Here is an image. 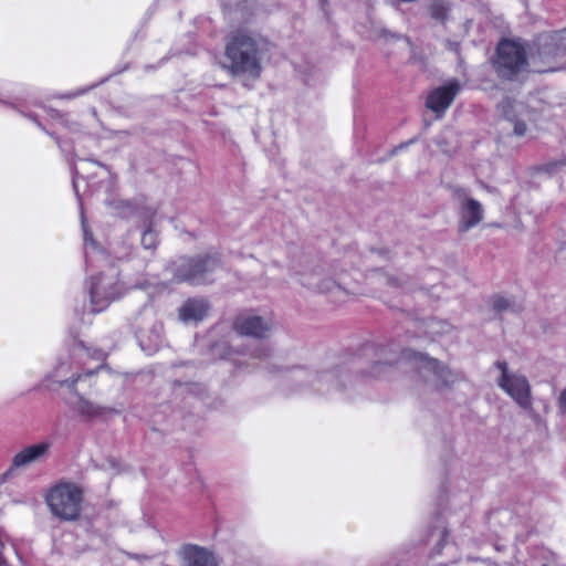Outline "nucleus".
Instances as JSON below:
<instances>
[{"instance_id":"nucleus-1","label":"nucleus","mask_w":566,"mask_h":566,"mask_svg":"<svg viewBox=\"0 0 566 566\" xmlns=\"http://www.w3.org/2000/svg\"><path fill=\"white\" fill-rule=\"evenodd\" d=\"M379 355L385 356L387 353H394L395 357L386 360H377L373 366L374 371L371 375L377 376L380 374L379 367L381 365H392L399 361L411 363L418 369L420 376L426 382H432L437 389L449 387L455 381L462 379V374L452 371L442 366L437 359L430 358L422 353H417L412 349H401L399 353L392 350L390 346L379 347Z\"/></svg>"},{"instance_id":"nucleus-2","label":"nucleus","mask_w":566,"mask_h":566,"mask_svg":"<svg viewBox=\"0 0 566 566\" xmlns=\"http://www.w3.org/2000/svg\"><path fill=\"white\" fill-rule=\"evenodd\" d=\"M350 376L340 368L333 369H310L304 367L287 368L283 373V381L293 386L291 392L312 391L321 396H329L334 392H340L345 387V381Z\"/></svg>"},{"instance_id":"nucleus-3","label":"nucleus","mask_w":566,"mask_h":566,"mask_svg":"<svg viewBox=\"0 0 566 566\" xmlns=\"http://www.w3.org/2000/svg\"><path fill=\"white\" fill-rule=\"evenodd\" d=\"M263 42L250 34L239 32L227 43L226 55L233 74L256 78L261 74Z\"/></svg>"},{"instance_id":"nucleus-4","label":"nucleus","mask_w":566,"mask_h":566,"mask_svg":"<svg viewBox=\"0 0 566 566\" xmlns=\"http://www.w3.org/2000/svg\"><path fill=\"white\" fill-rule=\"evenodd\" d=\"M45 500L55 517L62 521H75L80 517L83 492L76 484L60 482L50 489Z\"/></svg>"},{"instance_id":"nucleus-5","label":"nucleus","mask_w":566,"mask_h":566,"mask_svg":"<svg viewBox=\"0 0 566 566\" xmlns=\"http://www.w3.org/2000/svg\"><path fill=\"white\" fill-rule=\"evenodd\" d=\"M129 289L120 282L115 270L101 273L98 276H92L88 286L92 312H103L112 302L123 297Z\"/></svg>"},{"instance_id":"nucleus-6","label":"nucleus","mask_w":566,"mask_h":566,"mask_svg":"<svg viewBox=\"0 0 566 566\" xmlns=\"http://www.w3.org/2000/svg\"><path fill=\"white\" fill-rule=\"evenodd\" d=\"M526 66V52L521 44L512 40H503L499 43L494 69L500 77L513 80Z\"/></svg>"},{"instance_id":"nucleus-7","label":"nucleus","mask_w":566,"mask_h":566,"mask_svg":"<svg viewBox=\"0 0 566 566\" xmlns=\"http://www.w3.org/2000/svg\"><path fill=\"white\" fill-rule=\"evenodd\" d=\"M219 266L220 260L217 254L182 260L175 271V280L193 285L205 284L211 281V274Z\"/></svg>"},{"instance_id":"nucleus-8","label":"nucleus","mask_w":566,"mask_h":566,"mask_svg":"<svg viewBox=\"0 0 566 566\" xmlns=\"http://www.w3.org/2000/svg\"><path fill=\"white\" fill-rule=\"evenodd\" d=\"M495 367L501 370V377L497 380L499 387L520 407L528 409L531 407V387L526 377L510 373L505 360H497Z\"/></svg>"},{"instance_id":"nucleus-9","label":"nucleus","mask_w":566,"mask_h":566,"mask_svg":"<svg viewBox=\"0 0 566 566\" xmlns=\"http://www.w3.org/2000/svg\"><path fill=\"white\" fill-rule=\"evenodd\" d=\"M497 109L502 117L512 126L513 135L524 137L528 132V126L534 122V112L523 102L505 97Z\"/></svg>"},{"instance_id":"nucleus-10","label":"nucleus","mask_w":566,"mask_h":566,"mask_svg":"<svg viewBox=\"0 0 566 566\" xmlns=\"http://www.w3.org/2000/svg\"><path fill=\"white\" fill-rule=\"evenodd\" d=\"M453 197L459 206V231L467 232L476 227L484 218L482 205L473 199L465 188L453 189Z\"/></svg>"},{"instance_id":"nucleus-11","label":"nucleus","mask_w":566,"mask_h":566,"mask_svg":"<svg viewBox=\"0 0 566 566\" xmlns=\"http://www.w3.org/2000/svg\"><path fill=\"white\" fill-rule=\"evenodd\" d=\"M52 443L50 441H41L22 448L12 457L10 467L2 475L3 480H9L19 471L27 470L31 465L44 461L49 455Z\"/></svg>"},{"instance_id":"nucleus-12","label":"nucleus","mask_w":566,"mask_h":566,"mask_svg":"<svg viewBox=\"0 0 566 566\" xmlns=\"http://www.w3.org/2000/svg\"><path fill=\"white\" fill-rule=\"evenodd\" d=\"M77 180H78V172L75 171L72 178L73 189L75 192V196L77 197L80 201V208H81V223H82V230H83V237H84V256H85V263L86 266H95V264H107L109 263V255L106 253V251L98 247L97 242L93 239L92 233L88 231L83 207L81 203V198L77 189Z\"/></svg>"},{"instance_id":"nucleus-13","label":"nucleus","mask_w":566,"mask_h":566,"mask_svg":"<svg viewBox=\"0 0 566 566\" xmlns=\"http://www.w3.org/2000/svg\"><path fill=\"white\" fill-rule=\"evenodd\" d=\"M272 327L271 319L251 313L239 314L233 322V328L239 335L258 339L268 337Z\"/></svg>"},{"instance_id":"nucleus-14","label":"nucleus","mask_w":566,"mask_h":566,"mask_svg":"<svg viewBox=\"0 0 566 566\" xmlns=\"http://www.w3.org/2000/svg\"><path fill=\"white\" fill-rule=\"evenodd\" d=\"M538 57L549 62L566 54V29L541 34L536 40Z\"/></svg>"},{"instance_id":"nucleus-15","label":"nucleus","mask_w":566,"mask_h":566,"mask_svg":"<svg viewBox=\"0 0 566 566\" xmlns=\"http://www.w3.org/2000/svg\"><path fill=\"white\" fill-rule=\"evenodd\" d=\"M460 87L461 85L457 80L449 81L447 84L437 87L428 95L426 106L438 116H441L460 92Z\"/></svg>"},{"instance_id":"nucleus-16","label":"nucleus","mask_w":566,"mask_h":566,"mask_svg":"<svg viewBox=\"0 0 566 566\" xmlns=\"http://www.w3.org/2000/svg\"><path fill=\"white\" fill-rule=\"evenodd\" d=\"M180 557L181 566H219L212 552L195 544L184 545Z\"/></svg>"},{"instance_id":"nucleus-17","label":"nucleus","mask_w":566,"mask_h":566,"mask_svg":"<svg viewBox=\"0 0 566 566\" xmlns=\"http://www.w3.org/2000/svg\"><path fill=\"white\" fill-rule=\"evenodd\" d=\"M553 553L545 547L534 546L527 549V556L516 548L514 566H554Z\"/></svg>"},{"instance_id":"nucleus-18","label":"nucleus","mask_w":566,"mask_h":566,"mask_svg":"<svg viewBox=\"0 0 566 566\" xmlns=\"http://www.w3.org/2000/svg\"><path fill=\"white\" fill-rule=\"evenodd\" d=\"M71 405L73 410L86 420L104 418L117 412L114 408L95 405L82 396H77L76 401Z\"/></svg>"},{"instance_id":"nucleus-19","label":"nucleus","mask_w":566,"mask_h":566,"mask_svg":"<svg viewBox=\"0 0 566 566\" xmlns=\"http://www.w3.org/2000/svg\"><path fill=\"white\" fill-rule=\"evenodd\" d=\"M209 305L205 300L190 298L179 308V318L184 323H197L202 321L208 313Z\"/></svg>"},{"instance_id":"nucleus-20","label":"nucleus","mask_w":566,"mask_h":566,"mask_svg":"<svg viewBox=\"0 0 566 566\" xmlns=\"http://www.w3.org/2000/svg\"><path fill=\"white\" fill-rule=\"evenodd\" d=\"M82 376L83 375L77 370H73L71 363L61 361L46 379L73 390L75 384L82 378Z\"/></svg>"},{"instance_id":"nucleus-21","label":"nucleus","mask_w":566,"mask_h":566,"mask_svg":"<svg viewBox=\"0 0 566 566\" xmlns=\"http://www.w3.org/2000/svg\"><path fill=\"white\" fill-rule=\"evenodd\" d=\"M137 328L140 333L150 331L159 336L163 331V324L157 319V311L151 304H145L136 315Z\"/></svg>"},{"instance_id":"nucleus-22","label":"nucleus","mask_w":566,"mask_h":566,"mask_svg":"<svg viewBox=\"0 0 566 566\" xmlns=\"http://www.w3.org/2000/svg\"><path fill=\"white\" fill-rule=\"evenodd\" d=\"M0 104H3V105H8L10 107H12L13 109L18 111L21 115L30 118L31 120H33L42 130H44L46 134L51 135L52 137H54L56 144L61 146V143H60V139L57 136H54L53 134L49 133L43 126L42 124L40 123L39 120V114L35 113V112H31V111H27V108L21 105L19 103L18 99H11L9 97H3V96H0Z\"/></svg>"},{"instance_id":"nucleus-23","label":"nucleus","mask_w":566,"mask_h":566,"mask_svg":"<svg viewBox=\"0 0 566 566\" xmlns=\"http://www.w3.org/2000/svg\"><path fill=\"white\" fill-rule=\"evenodd\" d=\"M491 304L494 312L501 316L506 313H516L521 308L514 300L504 297L502 295L492 296Z\"/></svg>"},{"instance_id":"nucleus-24","label":"nucleus","mask_w":566,"mask_h":566,"mask_svg":"<svg viewBox=\"0 0 566 566\" xmlns=\"http://www.w3.org/2000/svg\"><path fill=\"white\" fill-rule=\"evenodd\" d=\"M428 9L432 19L444 23L450 11V4L446 0H430Z\"/></svg>"},{"instance_id":"nucleus-25","label":"nucleus","mask_w":566,"mask_h":566,"mask_svg":"<svg viewBox=\"0 0 566 566\" xmlns=\"http://www.w3.org/2000/svg\"><path fill=\"white\" fill-rule=\"evenodd\" d=\"M158 242V233L153 228V220H149L146 224V228L142 232L140 243L145 250H154L156 249Z\"/></svg>"},{"instance_id":"nucleus-26","label":"nucleus","mask_w":566,"mask_h":566,"mask_svg":"<svg viewBox=\"0 0 566 566\" xmlns=\"http://www.w3.org/2000/svg\"><path fill=\"white\" fill-rule=\"evenodd\" d=\"M536 170L538 172H545L548 175H554L563 170H566V154L563 155L559 159H553L537 166Z\"/></svg>"},{"instance_id":"nucleus-27","label":"nucleus","mask_w":566,"mask_h":566,"mask_svg":"<svg viewBox=\"0 0 566 566\" xmlns=\"http://www.w3.org/2000/svg\"><path fill=\"white\" fill-rule=\"evenodd\" d=\"M112 252L114 258L117 260L128 259L133 252V244L130 242V233H128L127 238L122 242L117 243L112 248Z\"/></svg>"},{"instance_id":"nucleus-28","label":"nucleus","mask_w":566,"mask_h":566,"mask_svg":"<svg viewBox=\"0 0 566 566\" xmlns=\"http://www.w3.org/2000/svg\"><path fill=\"white\" fill-rule=\"evenodd\" d=\"M40 108L46 113L51 118L57 119L62 126L69 128L71 132H78V125L76 123H71L64 115L60 114L57 111L52 108H46L44 106H40Z\"/></svg>"},{"instance_id":"nucleus-29","label":"nucleus","mask_w":566,"mask_h":566,"mask_svg":"<svg viewBox=\"0 0 566 566\" xmlns=\"http://www.w3.org/2000/svg\"><path fill=\"white\" fill-rule=\"evenodd\" d=\"M272 350L269 346L259 345L253 349L251 356L253 358L260 359L264 364V368L272 373V365H269L266 359L271 357Z\"/></svg>"},{"instance_id":"nucleus-30","label":"nucleus","mask_w":566,"mask_h":566,"mask_svg":"<svg viewBox=\"0 0 566 566\" xmlns=\"http://www.w3.org/2000/svg\"><path fill=\"white\" fill-rule=\"evenodd\" d=\"M449 327H450L449 324L438 322L436 319H431L429 323V328H430L431 333H434V334L446 333L449 329Z\"/></svg>"},{"instance_id":"nucleus-31","label":"nucleus","mask_w":566,"mask_h":566,"mask_svg":"<svg viewBox=\"0 0 566 566\" xmlns=\"http://www.w3.org/2000/svg\"><path fill=\"white\" fill-rule=\"evenodd\" d=\"M130 287L140 289V290H149L150 287H154L156 291L157 290L159 291V290H164L165 285L161 283L153 284L148 280H143V281L136 282Z\"/></svg>"},{"instance_id":"nucleus-32","label":"nucleus","mask_w":566,"mask_h":566,"mask_svg":"<svg viewBox=\"0 0 566 566\" xmlns=\"http://www.w3.org/2000/svg\"><path fill=\"white\" fill-rule=\"evenodd\" d=\"M558 412L566 417V387L560 391L557 398Z\"/></svg>"},{"instance_id":"nucleus-33","label":"nucleus","mask_w":566,"mask_h":566,"mask_svg":"<svg viewBox=\"0 0 566 566\" xmlns=\"http://www.w3.org/2000/svg\"><path fill=\"white\" fill-rule=\"evenodd\" d=\"M85 92H87V90H80V91H76L74 93H67V94H65V95H63L61 97L62 98H74L76 96H80V95L84 94Z\"/></svg>"},{"instance_id":"nucleus-34","label":"nucleus","mask_w":566,"mask_h":566,"mask_svg":"<svg viewBox=\"0 0 566 566\" xmlns=\"http://www.w3.org/2000/svg\"><path fill=\"white\" fill-rule=\"evenodd\" d=\"M4 544H6V538H4V535L2 534V532L0 531V560L3 559L2 551H3Z\"/></svg>"},{"instance_id":"nucleus-35","label":"nucleus","mask_w":566,"mask_h":566,"mask_svg":"<svg viewBox=\"0 0 566 566\" xmlns=\"http://www.w3.org/2000/svg\"><path fill=\"white\" fill-rule=\"evenodd\" d=\"M556 69L553 67V66H547V67H542V69H537L538 72H552V71H555Z\"/></svg>"},{"instance_id":"nucleus-36","label":"nucleus","mask_w":566,"mask_h":566,"mask_svg":"<svg viewBox=\"0 0 566 566\" xmlns=\"http://www.w3.org/2000/svg\"><path fill=\"white\" fill-rule=\"evenodd\" d=\"M308 285L312 286V287H315V289H317L319 291H324V287H322L321 285H316V284H313V283H310Z\"/></svg>"},{"instance_id":"nucleus-37","label":"nucleus","mask_w":566,"mask_h":566,"mask_svg":"<svg viewBox=\"0 0 566 566\" xmlns=\"http://www.w3.org/2000/svg\"><path fill=\"white\" fill-rule=\"evenodd\" d=\"M197 387H198V385H197V384H189V385H187V388H188L189 390H192L193 388H197Z\"/></svg>"},{"instance_id":"nucleus-38","label":"nucleus","mask_w":566,"mask_h":566,"mask_svg":"<svg viewBox=\"0 0 566 566\" xmlns=\"http://www.w3.org/2000/svg\"><path fill=\"white\" fill-rule=\"evenodd\" d=\"M407 144H401L399 147L395 148L392 153H396L398 149L403 148Z\"/></svg>"},{"instance_id":"nucleus-39","label":"nucleus","mask_w":566,"mask_h":566,"mask_svg":"<svg viewBox=\"0 0 566 566\" xmlns=\"http://www.w3.org/2000/svg\"><path fill=\"white\" fill-rule=\"evenodd\" d=\"M95 373H96V370H88V371L85 374V376H92V375H94Z\"/></svg>"},{"instance_id":"nucleus-40","label":"nucleus","mask_w":566,"mask_h":566,"mask_svg":"<svg viewBox=\"0 0 566 566\" xmlns=\"http://www.w3.org/2000/svg\"><path fill=\"white\" fill-rule=\"evenodd\" d=\"M94 163H95V165H98V166H101V167H104V168H105V166H104V165H102V164H99L98 161H94Z\"/></svg>"},{"instance_id":"nucleus-41","label":"nucleus","mask_w":566,"mask_h":566,"mask_svg":"<svg viewBox=\"0 0 566 566\" xmlns=\"http://www.w3.org/2000/svg\"><path fill=\"white\" fill-rule=\"evenodd\" d=\"M502 513L501 512H497L496 514H494L492 517H496L499 515H501Z\"/></svg>"}]
</instances>
